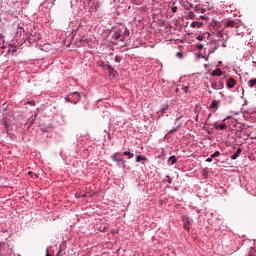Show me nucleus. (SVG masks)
I'll list each match as a JSON object with an SVG mask.
<instances>
[{
    "label": "nucleus",
    "instance_id": "obj_23",
    "mask_svg": "<svg viewBox=\"0 0 256 256\" xmlns=\"http://www.w3.org/2000/svg\"><path fill=\"white\" fill-rule=\"evenodd\" d=\"M197 49H200V50L203 49V44H198Z\"/></svg>",
    "mask_w": 256,
    "mask_h": 256
},
{
    "label": "nucleus",
    "instance_id": "obj_10",
    "mask_svg": "<svg viewBox=\"0 0 256 256\" xmlns=\"http://www.w3.org/2000/svg\"><path fill=\"white\" fill-rule=\"evenodd\" d=\"M123 155H125L126 157H128V159H133V157H135V154L131 153V152H123Z\"/></svg>",
    "mask_w": 256,
    "mask_h": 256
},
{
    "label": "nucleus",
    "instance_id": "obj_22",
    "mask_svg": "<svg viewBox=\"0 0 256 256\" xmlns=\"http://www.w3.org/2000/svg\"><path fill=\"white\" fill-rule=\"evenodd\" d=\"M197 39H198V41H203V39H205V37H203V36H197Z\"/></svg>",
    "mask_w": 256,
    "mask_h": 256
},
{
    "label": "nucleus",
    "instance_id": "obj_9",
    "mask_svg": "<svg viewBox=\"0 0 256 256\" xmlns=\"http://www.w3.org/2000/svg\"><path fill=\"white\" fill-rule=\"evenodd\" d=\"M141 161H147V158L141 155L136 156V163H141Z\"/></svg>",
    "mask_w": 256,
    "mask_h": 256
},
{
    "label": "nucleus",
    "instance_id": "obj_18",
    "mask_svg": "<svg viewBox=\"0 0 256 256\" xmlns=\"http://www.w3.org/2000/svg\"><path fill=\"white\" fill-rule=\"evenodd\" d=\"M115 61H116V63H121V58L119 56H116Z\"/></svg>",
    "mask_w": 256,
    "mask_h": 256
},
{
    "label": "nucleus",
    "instance_id": "obj_25",
    "mask_svg": "<svg viewBox=\"0 0 256 256\" xmlns=\"http://www.w3.org/2000/svg\"><path fill=\"white\" fill-rule=\"evenodd\" d=\"M28 103H29V105L35 106V101H30Z\"/></svg>",
    "mask_w": 256,
    "mask_h": 256
},
{
    "label": "nucleus",
    "instance_id": "obj_24",
    "mask_svg": "<svg viewBox=\"0 0 256 256\" xmlns=\"http://www.w3.org/2000/svg\"><path fill=\"white\" fill-rule=\"evenodd\" d=\"M177 129H179V127L175 128V129H172L169 131V133H175V131H177Z\"/></svg>",
    "mask_w": 256,
    "mask_h": 256
},
{
    "label": "nucleus",
    "instance_id": "obj_31",
    "mask_svg": "<svg viewBox=\"0 0 256 256\" xmlns=\"http://www.w3.org/2000/svg\"><path fill=\"white\" fill-rule=\"evenodd\" d=\"M168 183H171V178H169Z\"/></svg>",
    "mask_w": 256,
    "mask_h": 256
},
{
    "label": "nucleus",
    "instance_id": "obj_3",
    "mask_svg": "<svg viewBox=\"0 0 256 256\" xmlns=\"http://www.w3.org/2000/svg\"><path fill=\"white\" fill-rule=\"evenodd\" d=\"M113 161H116V163H122V165H125V160L123 158L119 157V153H115L112 156Z\"/></svg>",
    "mask_w": 256,
    "mask_h": 256
},
{
    "label": "nucleus",
    "instance_id": "obj_28",
    "mask_svg": "<svg viewBox=\"0 0 256 256\" xmlns=\"http://www.w3.org/2000/svg\"><path fill=\"white\" fill-rule=\"evenodd\" d=\"M28 175H30V177H33V172L32 171L28 172Z\"/></svg>",
    "mask_w": 256,
    "mask_h": 256
},
{
    "label": "nucleus",
    "instance_id": "obj_12",
    "mask_svg": "<svg viewBox=\"0 0 256 256\" xmlns=\"http://www.w3.org/2000/svg\"><path fill=\"white\" fill-rule=\"evenodd\" d=\"M106 69L108 70V73H110V75H113L115 73V70L111 67V65H106Z\"/></svg>",
    "mask_w": 256,
    "mask_h": 256
},
{
    "label": "nucleus",
    "instance_id": "obj_1",
    "mask_svg": "<svg viewBox=\"0 0 256 256\" xmlns=\"http://www.w3.org/2000/svg\"><path fill=\"white\" fill-rule=\"evenodd\" d=\"M129 35H130L129 30L127 28H124L123 33H121V30H116L112 35V39L114 41L121 39V37H124V39H127V37H129Z\"/></svg>",
    "mask_w": 256,
    "mask_h": 256
},
{
    "label": "nucleus",
    "instance_id": "obj_15",
    "mask_svg": "<svg viewBox=\"0 0 256 256\" xmlns=\"http://www.w3.org/2000/svg\"><path fill=\"white\" fill-rule=\"evenodd\" d=\"M217 107V100H214L211 105H210V108L211 109H215Z\"/></svg>",
    "mask_w": 256,
    "mask_h": 256
},
{
    "label": "nucleus",
    "instance_id": "obj_27",
    "mask_svg": "<svg viewBox=\"0 0 256 256\" xmlns=\"http://www.w3.org/2000/svg\"><path fill=\"white\" fill-rule=\"evenodd\" d=\"M65 100L70 103L71 102V99L69 97H66Z\"/></svg>",
    "mask_w": 256,
    "mask_h": 256
},
{
    "label": "nucleus",
    "instance_id": "obj_20",
    "mask_svg": "<svg viewBox=\"0 0 256 256\" xmlns=\"http://www.w3.org/2000/svg\"><path fill=\"white\" fill-rule=\"evenodd\" d=\"M172 13H177V6L172 7Z\"/></svg>",
    "mask_w": 256,
    "mask_h": 256
},
{
    "label": "nucleus",
    "instance_id": "obj_5",
    "mask_svg": "<svg viewBox=\"0 0 256 256\" xmlns=\"http://www.w3.org/2000/svg\"><path fill=\"white\" fill-rule=\"evenodd\" d=\"M226 27H239V22L235 21V20H228L226 23Z\"/></svg>",
    "mask_w": 256,
    "mask_h": 256
},
{
    "label": "nucleus",
    "instance_id": "obj_30",
    "mask_svg": "<svg viewBox=\"0 0 256 256\" xmlns=\"http://www.w3.org/2000/svg\"><path fill=\"white\" fill-rule=\"evenodd\" d=\"M223 35L222 32H218V36L221 37Z\"/></svg>",
    "mask_w": 256,
    "mask_h": 256
},
{
    "label": "nucleus",
    "instance_id": "obj_26",
    "mask_svg": "<svg viewBox=\"0 0 256 256\" xmlns=\"http://www.w3.org/2000/svg\"><path fill=\"white\" fill-rule=\"evenodd\" d=\"M125 39H127V38H125V36H122V38L120 39V41L123 43V42L125 41Z\"/></svg>",
    "mask_w": 256,
    "mask_h": 256
},
{
    "label": "nucleus",
    "instance_id": "obj_19",
    "mask_svg": "<svg viewBox=\"0 0 256 256\" xmlns=\"http://www.w3.org/2000/svg\"><path fill=\"white\" fill-rule=\"evenodd\" d=\"M199 25V22H192L191 27H197Z\"/></svg>",
    "mask_w": 256,
    "mask_h": 256
},
{
    "label": "nucleus",
    "instance_id": "obj_6",
    "mask_svg": "<svg viewBox=\"0 0 256 256\" xmlns=\"http://www.w3.org/2000/svg\"><path fill=\"white\" fill-rule=\"evenodd\" d=\"M214 129H220V131H225L227 129V124H219V123H214Z\"/></svg>",
    "mask_w": 256,
    "mask_h": 256
},
{
    "label": "nucleus",
    "instance_id": "obj_13",
    "mask_svg": "<svg viewBox=\"0 0 256 256\" xmlns=\"http://www.w3.org/2000/svg\"><path fill=\"white\" fill-rule=\"evenodd\" d=\"M249 87H255L256 86V79H251L248 81Z\"/></svg>",
    "mask_w": 256,
    "mask_h": 256
},
{
    "label": "nucleus",
    "instance_id": "obj_17",
    "mask_svg": "<svg viewBox=\"0 0 256 256\" xmlns=\"http://www.w3.org/2000/svg\"><path fill=\"white\" fill-rule=\"evenodd\" d=\"M72 95H75L78 99L81 98V94L79 92H73Z\"/></svg>",
    "mask_w": 256,
    "mask_h": 256
},
{
    "label": "nucleus",
    "instance_id": "obj_32",
    "mask_svg": "<svg viewBox=\"0 0 256 256\" xmlns=\"http://www.w3.org/2000/svg\"><path fill=\"white\" fill-rule=\"evenodd\" d=\"M221 87H223V84H221Z\"/></svg>",
    "mask_w": 256,
    "mask_h": 256
},
{
    "label": "nucleus",
    "instance_id": "obj_7",
    "mask_svg": "<svg viewBox=\"0 0 256 256\" xmlns=\"http://www.w3.org/2000/svg\"><path fill=\"white\" fill-rule=\"evenodd\" d=\"M212 77H221L223 72L220 69L213 70L211 73Z\"/></svg>",
    "mask_w": 256,
    "mask_h": 256
},
{
    "label": "nucleus",
    "instance_id": "obj_16",
    "mask_svg": "<svg viewBox=\"0 0 256 256\" xmlns=\"http://www.w3.org/2000/svg\"><path fill=\"white\" fill-rule=\"evenodd\" d=\"M182 91H184V93H189V86H184Z\"/></svg>",
    "mask_w": 256,
    "mask_h": 256
},
{
    "label": "nucleus",
    "instance_id": "obj_21",
    "mask_svg": "<svg viewBox=\"0 0 256 256\" xmlns=\"http://www.w3.org/2000/svg\"><path fill=\"white\" fill-rule=\"evenodd\" d=\"M206 162H207V163H212V162H213V158H212V157L207 158V159H206Z\"/></svg>",
    "mask_w": 256,
    "mask_h": 256
},
{
    "label": "nucleus",
    "instance_id": "obj_14",
    "mask_svg": "<svg viewBox=\"0 0 256 256\" xmlns=\"http://www.w3.org/2000/svg\"><path fill=\"white\" fill-rule=\"evenodd\" d=\"M220 155H221V152L216 151L215 153H213V154L211 155V157H212V159H215V157H219Z\"/></svg>",
    "mask_w": 256,
    "mask_h": 256
},
{
    "label": "nucleus",
    "instance_id": "obj_8",
    "mask_svg": "<svg viewBox=\"0 0 256 256\" xmlns=\"http://www.w3.org/2000/svg\"><path fill=\"white\" fill-rule=\"evenodd\" d=\"M241 152H242L241 148H238L236 153L231 156V159L233 160L237 159L241 155Z\"/></svg>",
    "mask_w": 256,
    "mask_h": 256
},
{
    "label": "nucleus",
    "instance_id": "obj_11",
    "mask_svg": "<svg viewBox=\"0 0 256 256\" xmlns=\"http://www.w3.org/2000/svg\"><path fill=\"white\" fill-rule=\"evenodd\" d=\"M169 163H171V165H175V163H177V158L175 156H171L168 159Z\"/></svg>",
    "mask_w": 256,
    "mask_h": 256
},
{
    "label": "nucleus",
    "instance_id": "obj_29",
    "mask_svg": "<svg viewBox=\"0 0 256 256\" xmlns=\"http://www.w3.org/2000/svg\"><path fill=\"white\" fill-rule=\"evenodd\" d=\"M182 55H183V54H181V52H178V53H177V56H178V57H181Z\"/></svg>",
    "mask_w": 256,
    "mask_h": 256
},
{
    "label": "nucleus",
    "instance_id": "obj_2",
    "mask_svg": "<svg viewBox=\"0 0 256 256\" xmlns=\"http://www.w3.org/2000/svg\"><path fill=\"white\" fill-rule=\"evenodd\" d=\"M191 225V220L189 219V217H183V227L186 231H189Z\"/></svg>",
    "mask_w": 256,
    "mask_h": 256
},
{
    "label": "nucleus",
    "instance_id": "obj_4",
    "mask_svg": "<svg viewBox=\"0 0 256 256\" xmlns=\"http://www.w3.org/2000/svg\"><path fill=\"white\" fill-rule=\"evenodd\" d=\"M235 85H237V81L233 78H229L227 81L228 89H233V87H235Z\"/></svg>",
    "mask_w": 256,
    "mask_h": 256
}]
</instances>
